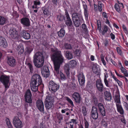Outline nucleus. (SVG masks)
Wrapping results in <instances>:
<instances>
[{
  "label": "nucleus",
  "instance_id": "46",
  "mask_svg": "<svg viewBox=\"0 0 128 128\" xmlns=\"http://www.w3.org/2000/svg\"><path fill=\"white\" fill-rule=\"evenodd\" d=\"M82 28L84 31L86 32L88 31V29L86 25L85 24H83L82 25Z\"/></svg>",
  "mask_w": 128,
  "mask_h": 128
},
{
  "label": "nucleus",
  "instance_id": "7",
  "mask_svg": "<svg viewBox=\"0 0 128 128\" xmlns=\"http://www.w3.org/2000/svg\"><path fill=\"white\" fill-rule=\"evenodd\" d=\"M32 94L30 90H27L24 96L26 102L29 103H31L32 102L31 97Z\"/></svg>",
  "mask_w": 128,
  "mask_h": 128
},
{
  "label": "nucleus",
  "instance_id": "47",
  "mask_svg": "<svg viewBox=\"0 0 128 128\" xmlns=\"http://www.w3.org/2000/svg\"><path fill=\"white\" fill-rule=\"evenodd\" d=\"M84 122L85 128H88L89 124L85 118H84Z\"/></svg>",
  "mask_w": 128,
  "mask_h": 128
},
{
  "label": "nucleus",
  "instance_id": "8",
  "mask_svg": "<svg viewBox=\"0 0 128 128\" xmlns=\"http://www.w3.org/2000/svg\"><path fill=\"white\" fill-rule=\"evenodd\" d=\"M9 33L10 37L12 39H16L18 38V32L15 28L10 29L9 31Z\"/></svg>",
  "mask_w": 128,
  "mask_h": 128
},
{
  "label": "nucleus",
  "instance_id": "27",
  "mask_svg": "<svg viewBox=\"0 0 128 128\" xmlns=\"http://www.w3.org/2000/svg\"><path fill=\"white\" fill-rule=\"evenodd\" d=\"M45 101L54 102V96L51 94H48L47 96Z\"/></svg>",
  "mask_w": 128,
  "mask_h": 128
},
{
  "label": "nucleus",
  "instance_id": "1",
  "mask_svg": "<svg viewBox=\"0 0 128 128\" xmlns=\"http://www.w3.org/2000/svg\"><path fill=\"white\" fill-rule=\"evenodd\" d=\"M51 51L53 53L51 56V58L53 61L54 65V73L57 76L59 74L62 80H64L66 79L64 74L60 72V68L61 66L64 62V59L60 51L56 48H52Z\"/></svg>",
  "mask_w": 128,
  "mask_h": 128
},
{
  "label": "nucleus",
  "instance_id": "24",
  "mask_svg": "<svg viewBox=\"0 0 128 128\" xmlns=\"http://www.w3.org/2000/svg\"><path fill=\"white\" fill-rule=\"evenodd\" d=\"M21 34L23 37L26 40H28L30 38V34L26 31L23 30L22 31Z\"/></svg>",
  "mask_w": 128,
  "mask_h": 128
},
{
  "label": "nucleus",
  "instance_id": "4",
  "mask_svg": "<svg viewBox=\"0 0 128 128\" xmlns=\"http://www.w3.org/2000/svg\"><path fill=\"white\" fill-rule=\"evenodd\" d=\"M9 78V76L5 75H2L0 77V81L4 86L5 91H6L10 86Z\"/></svg>",
  "mask_w": 128,
  "mask_h": 128
},
{
  "label": "nucleus",
  "instance_id": "45",
  "mask_svg": "<svg viewBox=\"0 0 128 128\" xmlns=\"http://www.w3.org/2000/svg\"><path fill=\"white\" fill-rule=\"evenodd\" d=\"M82 111L84 116H86V115L87 111L86 108L84 106H82Z\"/></svg>",
  "mask_w": 128,
  "mask_h": 128
},
{
  "label": "nucleus",
  "instance_id": "12",
  "mask_svg": "<svg viewBox=\"0 0 128 128\" xmlns=\"http://www.w3.org/2000/svg\"><path fill=\"white\" fill-rule=\"evenodd\" d=\"M72 96L76 102L78 104L80 103L81 98L78 93L75 92L72 94Z\"/></svg>",
  "mask_w": 128,
  "mask_h": 128
},
{
  "label": "nucleus",
  "instance_id": "2",
  "mask_svg": "<svg viewBox=\"0 0 128 128\" xmlns=\"http://www.w3.org/2000/svg\"><path fill=\"white\" fill-rule=\"evenodd\" d=\"M42 84V80L40 75L35 74L32 76L30 82V87L32 91L37 92L38 90V86Z\"/></svg>",
  "mask_w": 128,
  "mask_h": 128
},
{
  "label": "nucleus",
  "instance_id": "40",
  "mask_svg": "<svg viewBox=\"0 0 128 128\" xmlns=\"http://www.w3.org/2000/svg\"><path fill=\"white\" fill-rule=\"evenodd\" d=\"M56 116L57 118L60 121H61L63 119V115L60 113H56Z\"/></svg>",
  "mask_w": 128,
  "mask_h": 128
},
{
  "label": "nucleus",
  "instance_id": "41",
  "mask_svg": "<svg viewBox=\"0 0 128 128\" xmlns=\"http://www.w3.org/2000/svg\"><path fill=\"white\" fill-rule=\"evenodd\" d=\"M92 70L94 72L96 73V72H98V68L97 67L96 64H94L92 67Z\"/></svg>",
  "mask_w": 128,
  "mask_h": 128
},
{
  "label": "nucleus",
  "instance_id": "59",
  "mask_svg": "<svg viewBox=\"0 0 128 128\" xmlns=\"http://www.w3.org/2000/svg\"><path fill=\"white\" fill-rule=\"evenodd\" d=\"M121 120L122 122L125 124H126L124 116H122L121 118Z\"/></svg>",
  "mask_w": 128,
  "mask_h": 128
},
{
  "label": "nucleus",
  "instance_id": "44",
  "mask_svg": "<svg viewBox=\"0 0 128 128\" xmlns=\"http://www.w3.org/2000/svg\"><path fill=\"white\" fill-rule=\"evenodd\" d=\"M27 65L30 70V72L31 73L33 72V66L32 64L30 63L28 64Z\"/></svg>",
  "mask_w": 128,
  "mask_h": 128
},
{
  "label": "nucleus",
  "instance_id": "52",
  "mask_svg": "<svg viewBox=\"0 0 128 128\" xmlns=\"http://www.w3.org/2000/svg\"><path fill=\"white\" fill-rule=\"evenodd\" d=\"M58 19L60 21H62L64 20V17L62 15H60V16H57Z\"/></svg>",
  "mask_w": 128,
  "mask_h": 128
},
{
  "label": "nucleus",
  "instance_id": "39",
  "mask_svg": "<svg viewBox=\"0 0 128 128\" xmlns=\"http://www.w3.org/2000/svg\"><path fill=\"white\" fill-rule=\"evenodd\" d=\"M65 98L66 100L70 104L71 106H74V105L73 104V102L71 100V99L67 96H66L65 97Z\"/></svg>",
  "mask_w": 128,
  "mask_h": 128
},
{
  "label": "nucleus",
  "instance_id": "63",
  "mask_svg": "<svg viewBox=\"0 0 128 128\" xmlns=\"http://www.w3.org/2000/svg\"><path fill=\"white\" fill-rule=\"evenodd\" d=\"M40 128H46V126L42 123H40Z\"/></svg>",
  "mask_w": 128,
  "mask_h": 128
},
{
  "label": "nucleus",
  "instance_id": "57",
  "mask_svg": "<svg viewBox=\"0 0 128 128\" xmlns=\"http://www.w3.org/2000/svg\"><path fill=\"white\" fill-rule=\"evenodd\" d=\"M111 38L112 40H114L115 38V36L112 33H111L110 34Z\"/></svg>",
  "mask_w": 128,
  "mask_h": 128
},
{
  "label": "nucleus",
  "instance_id": "35",
  "mask_svg": "<svg viewBox=\"0 0 128 128\" xmlns=\"http://www.w3.org/2000/svg\"><path fill=\"white\" fill-rule=\"evenodd\" d=\"M6 21L5 18L0 16V25H4Z\"/></svg>",
  "mask_w": 128,
  "mask_h": 128
},
{
  "label": "nucleus",
  "instance_id": "25",
  "mask_svg": "<svg viewBox=\"0 0 128 128\" xmlns=\"http://www.w3.org/2000/svg\"><path fill=\"white\" fill-rule=\"evenodd\" d=\"M114 100L116 105L117 104H121V102L120 100V95L119 94H117L115 95Z\"/></svg>",
  "mask_w": 128,
  "mask_h": 128
},
{
  "label": "nucleus",
  "instance_id": "15",
  "mask_svg": "<svg viewBox=\"0 0 128 128\" xmlns=\"http://www.w3.org/2000/svg\"><path fill=\"white\" fill-rule=\"evenodd\" d=\"M72 18L76 19H82V14L81 10L78 12H74L72 14Z\"/></svg>",
  "mask_w": 128,
  "mask_h": 128
},
{
  "label": "nucleus",
  "instance_id": "9",
  "mask_svg": "<svg viewBox=\"0 0 128 128\" xmlns=\"http://www.w3.org/2000/svg\"><path fill=\"white\" fill-rule=\"evenodd\" d=\"M96 86L99 92H102L104 90V85L100 80H96Z\"/></svg>",
  "mask_w": 128,
  "mask_h": 128
},
{
  "label": "nucleus",
  "instance_id": "14",
  "mask_svg": "<svg viewBox=\"0 0 128 128\" xmlns=\"http://www.w3.org/2000/svg\"><path fill=\"white\" fill-rule=\"evenodd\" d=\"M78 80L79 84L81 86H83L85 82L84 77L82 73H80L78 75Z\"/></svg>",
  "mask_w": 128,
  "mask_h": 128
},
{
  "label": "nucleus",
  "instance_id": "23",
  "mask_svg": "<svg viewBox=\"0 0 128 128\" xmlns=\"http://www.w3.org/2000/svg\"><path fill=\"white\" fill-rule=\"evenodd\" d=\"M104 80L105 84L107 87L110 88L112 86V80L111 79H109L108 81V80L106 75L104 77Z\"/></svg>",
  "mask_w": 128,
  "mask_h": 128
},
{
  "label": "nucleus",
  "instance_id": "51",
  "mask_svg": "<svg viewBox=\"0 0 128 128\" xmlns=\"http://www.w3.org/2000/svg\"><path fill=\"white\" fill-rule=\"evenodd\" d=\"M81 51L78 49L76 50L75 51V53L76 55L80 56V55Z\"/></svg>",
  "mask_w": 128,
  "mask_h": 128
},
{
  "label": "nucleus",
  "instance_id": "48",
  "mask_svg": "<svg viewBox=\"0 0 128 128\" xmlns=\"http://www.w3.org/2000/svg\"><path fill=\"white\" fill-rule=\"evenodd\" d=\"M26 50L27 52L28 53H30L33 50V48L30 46L27 47L26 48Z\"/></svg>",
  "mask_w": 128,
  "mask_h": 128
},
{
  "label": "nucleus",
  "instance_id": "19",
  "mask_svg": "<svg viewBox=\"0 0 128 128\" xmlns=\"http://www.w3.org/2000/svg\"><path fill=\"white\" fill-rule=\"evenodd\" d=\"M82 6L84 9V13L86 17L88 16L89 12L88 10V6L84 2H82Z\"/></svg>",
  "mask_w": 128,
  "mask_h": 128
},
{
  "label": "nucleus",
  "instance_id": "16",
  "mask_svg": "<svg viewBox=\"0 0 128 128\" xmlns=\"http://www.w3.org/2000/svg\"><path fill=\"white\" fill-rule=\"evenodd\" d=\"M21 23L24 25L26 26H30V22L29 19L26 18H22L20 20Z\"/></svg>",
  "mask_w": 128,
  "mask_h": 128
},
{
  "label": "nucleus",
  "instance_id": "58",
  "mask_svg": "<svg viewBox=\"0 0 128 128\" xmlns=\"http://www.w3.org/2000/svg\"><path fill=\"white\" fill-rule=\"evenodd\" d=\"M48 68V70H49L47 66H44L43 68H42V70H44L45 72H46V71H47V69Z\"/></svg>",
  "mask_w": 128,
  "mask_h": 128
},
{
  "label": "nucleus",
  "instance_id": "61",
  "mask_svg": "<svg viewBox=\"0 0 128 128\" xmlns=\"http://www.w3.org/2000/svg\"><path fill=\"white\" fill-rule=\"evenodd\" d=\"M78 41V40L76 39H73L72 40L71 42L72 43L74 44H75Z\"/></svg>",
  "mask_w": 128,
  "mask_h": 128
},
{
  "label": "nucleus",
  "instance_id": "55",
  "mask_svg": "<svg viewBox=\"0 0 128 128\" xmlns=\"http://www.w3.org/2000/svg\"><path fill=\"white\" fill-rule=\"evenodd\" d=\"M116 50L118 53L119 54L121 55L122 54V52L120 48L119 47H117L116 48Z\"/></svg>",
  "mask_w": 128,
  "mask_h": 128
},
{
  "label": "nucleus",
  "instance_id": "5",
  "mask_svg": "<svg viewBox=\"0 0 128 128\" xmlns=\"http://www.w3.org/2000/svg\"><path fill=\"white\" fill-rule=\"evenodd\" d=\"M48 88L50 91L55 92L59 89V86L53 81H50L49 82Z\"/></svg>",
  "mask_w": 128,
  "mask_h": 128
},
{
  "label": "nucleus",
  "instance_id": "38",
  "mask_svg": "<svg viewBox=\"0 0 128 128\" xmlns=\"http://www.w3.org/2000/svg\"><path fill=\"white\" fill-rule=\"evenodd\" d=\"M108 27L106 25H104V28L102 32V35H104L108 31Z\"/></svg>",
  "mask_w": 128,
  "mask_h": 128
},
{
  "label": "nucleus",
  "instance_id": "32",
  "mask_svg": "<svg viewBox=\"0 0 128 128\" xmlns=\"http://www.w3.org/2000/svg\"><path fill=\"white\" fill-rule=\"evenodd\" d=\"M41 73L43 76L44 77L47 78L48 77L49 75V70L47 69L46 72H45L44 70H42Z\"/></svg>",
  "mask_w": 128,
  "mask_h": 128
},
{
  "label": "nucleus",
  "instance_id": "11",
  "mask_svg": "<svg viewBox=\"0 0 128 128\" xmlns=\"http://www.w3.org/2000/svg\"><path fill=\"white\" fill-rule=\"evenodd\" d=\"M91 116L92 118L95 120L96 119L98 116L97 108L94 106L92 108Z\"/></svg>",
  "mask_w": 128,
  "mask_h": 128
},
{
  "label": "nucleus",
  "instance_id": "10",
  "mask_svg": "<svg viewBox=\"0 0 128 128\" xmlns=\"http://www.w3.org/2000/svg\"><path fill=\"white\" fill-rule=\"evenodd\" d=\"M36 106L38 109L42 112L44 111V103L42 101L40 100H38L36 102Z\"/></svg>",
  "mask_w": 128,
  "mask_h": 128
},
{
  "label": "nucleus",
  "instance_id": "42",
  "mask_svg": "<svg viewBox=\"0 0 128 128\" xmlns=\"http://www.w3.org/2000/svg\"><path fill=\"white\" fill-rule=\"evenodd\" d=\"M102 6H103V4L101 2H99L98 3V10L99 11L101 12L102 11Z\"/></svg>",
  "mask_w": 128,
  "mask_h": 128
},
{
  "label": "nucleus",
  "instance_id": "13",
  "mask_svg": "<svg viewBox=\"0 0 128 128\" xmlns=\"http://www.w3.org/2000/svg\"><path fill=\"white\" fill-rule=\"evenodd\" d=\"M7 63L11 66H14L16 65V62L14 58L12 57H10L8 59Z\"/></svg>",
  "mask_w": 128,
  "mask_h": 128
},
{
  "label": "nucleus",
  "instance_id": "53",
  "mask_svg": "<svg viewBox=\"0 0 128 128\" xmlns=\"http://www.w3.org/2000/svg\"><path fill=\"white\" fill-rule=\"evenodd\" d=\"M123 104L126 110H128V104L126 102H124L123 103Z\"/></svg>",
  "mask_w": 128,
  "mask_h": 128
},
{
  "label": "nucleus",
  "instance_id": "43",
  "mask_svg": "<svg viewBox=\"0 0 128 128\" xmlns=\"http://www.w3.org/2000/svg\"><path fill=\"white\" fill-rule=\"evenodd\" d=\"M6 122L9 128H12V126L8 119V118L6 120Z\"/></svg>",
  "mask_w": 128,
  "mask_h": 128
},
{
  "label": "nucleus",
  "instance_id": "18",
  "mask_svg": "<svg viewBox=\"0 0 128 128\" xmlns=\"http://www.w3.org/2000/svg\"><path fill=\"white\" fill-rule=\"evenodd\" d=\"M53 103L54 102H53L45 101V106L46 109L48 110H49L52 109L54 106Z\"/></svg>",
  "mask_w": 128,
  "mask_h": 128
},
{
  "label": "nucleus",
  "instance_id": "62",
  "mask_svg": "<svg viewBox=\"0 0 128 128\" xmlns=\"http://www.w3.org/2000/svg\"><path fill=\"white\" fill-rule=\"evenodd\" d=\"M34 4L35 5H39L40 4V1L37 2L36 1H34Z\"/></svg>",
  "mask_w": 128,
  "mask_h": 128
},
{
  "label": "nucleus",
  "instance_id": "60",
  "mask_svg": "<svg viewBox=\"0 0 128 128\" xmlns=\"http://www.w3.org/2000/svg\"><path fill=\"white\" fill-rule=\"evenodd\" d=\"M102 16L103 17L105 18H108L107 14L105 12H103L102 13Z\"/></svg>",
  "mask_w": 128,
  "mask_h": 128
},
{
  "label": "nucleus",
  "instance_id": "64",
  "mask_svg": "<svg viewBox=\"0 0 128 128\" xmlns=\"http://www.w3.org/2000/svg\"><path fill=\"white\" fill-rule=\"evenodd\" d=\"M67 76L68 77H69L70 76V70H66L65 71Z\"/></svg>",
  "mask_w": 128,
  "mask_h": 128
},
{
  "label": "nucleus",
  "instance_id": "31",
  "mask_svg": "<svg viewBox=\"0 0 128 128\" xmlns=\"http://www.w3.org/2000/svg\"><path fill=\"white\" fill-rule=\"evenodd\" d=\"M58 34L59 37L62 38L65 35V31L63 29L61 28L60 31L58 32Z\"/></svg>",
  "mask_w": 128,
  "mask_h": 128
},
{
  "label": "nucleus",
  "instance_id": "56",
  "mask_svg": "<svg viewBox=\"0 0 128 128\" xmlns=\"http://www.w3.org/2000/svg\"><path fill=\"white\" fill-rule=\"evenodd\" d=\"M108 42L107 39H106L104 42V44L105 46H107L108 45Z\"/></svg>",
  "mask_w": 128,
  "mask_h": 128
},
{
  "label": "nucleus",
  "instance_id": "22",
  "mask_svg": "<svg viewBox=\"0 0 128 128\" xmlns=\"http://www.w3.org/2000/svg\"><path fill=\"white\" fill-rule=\"evenodd\" d=\"M104 98L105 100L108 101H110L112 99L111 94L110 92L106 91L104 93Z\"/></svg>",
  "mask_w": 128,
  "mask_h": 128
},
{
  "label": "nucleus",
  "instance_id": "6",
  "mask_svg": "<svg viewBox=\"0 0 128 128\" xmlns=\"http://www.w3.org/2000/svg\"><path fill=\"white\" fill-rule=\"evenodd\" d=\"M12 122L16 128H21L22 127L23 125L22 121L17 116L14 117L13 119Z\"/></svg>",
  "mask_w": 128,
  "mask_h": 128
},
{
  "label": "nucleus",
  "instance_id": "34",
  "mask_svg": "<svg viewBox=\"0 0 128 128\" xmlns=\"http://www.w3.org/2000/svg\"><path fill=\"white\" fill-rule=\"evenodd\" d=\"M120 69L122 72L124 74L125 76H128V74L127 72V70L125 68L122 66L120 67Z\"/></svg>",
  "mask_w": 128,
  "mask_h": 128
},
{
  "label": "nucleus",
  "instance_id": "54",
  "mask_svg": "<svg viewBox=\"0 0 128 128\" xmlns=\"http://www.w3.org/2000/svg\"><path fill=\"white\" fill-rule=\"evenodd\" d=\"M70 66L69 64H66L64 67L65 71L70 70Z\"/></svg>",
  "mask_w": 128,
  "mask_h": 128
},
{
  "label": "nucleus",
  "instance_id": "21",
  "mask_svg": "<svg viewBox=\"0 0 128 128\" xmlns=\"http://www.w3.org/2000/svg\"><path fill=\"white\" fill-rule=\"evenodd\" d=\"M7 42L6 39L0 36V46L6 48L7 45Z\"/></svg>",
  "mask_w": 128,
  "mask_h": 128
},
{
  "label": "nucleus",
  "instance_id": "20",
  "mask_svg": "<svg viewBox=\"0 0 128 128\" xmlns=\"http://www.w3.org/2000/svg\"><path fill=\"white\" fill-rule=\"evenodd\" d=\"M98 108L100 112L103 116L105 115V112L104 107L103 104L101 103L98 104Z\"/></svg>",
  "mask_w": 128,
  "mask_h": 128
},
{
  "label": "nucleus",
  "instance_id": "3",
  "mask_svg": "<svg viewBox=\"0 0 128 128\" xmlns=\"http://www.w3.org/2000/svg\"><path fill=\"white\" fill-rule=\"evenodd\" d=\"M44 59L43 54L40 52H37L34 56L33 61L34 66L38 68L43 65Z\"/></svg>",
  "mask_w": 128,
  "mask_h": 128
},
{
  "label": "nucleus",
  "instance_id": "33",
  "mask_svg": "<svg viewBox=\"0 0 128 128\" xmlns=\"http://www.w3.org/2000/svg\"><path fill=\"white\" fill-rule=\"evenodd\" d=\"M66 58L68 60H70L73 58L72 53L68 51H67L66 52Z\"/></svg>",
  "mask_w": 128,
  "mask_h": 128
},
{
  "label": "nucleus",
  "instance_id": "26",
  "mask_svg": "<svg viewBox=\"0 0 128 128\" xmlns=\"http://www.w3.org/2000/svg\"><path fill=\"white\" fill-rule=\"evenodd\" d=\"M114 8L118 12H120V9L123 8V4L121 3L118 4H116L114 6Z\"/></svg>",
  "mask_w": 128,
  "mask_h": 128
},
{
  "label": "nucleus",
  "instance_id": "17",
  "mask_svg": "<svg viewBox=\"0 0 128 128\" xmlns=\"http://www.w3.org/2000/svg\"><path fill=\"white\" fill-rule=\"evenodd\" d=\"M65 15L66 18V20L65 21V24L67 26H70L72 24V23L67 11L65 12Z\"/></svg>",
  "mask_w": 128,
  "mask_h": 128
},
{
  "label": "nucleus",
  "instance_id": "49",
  "mask_svg": "<svg viewBox=\"0 0 128 128\" xmlns=\"http://www.w3.org/2000/svg\"><path fill=\"white\" fill-rule=\"evenodd\" d=\"M69 123H70V124H72V123H73L74 124H77V122H76V119H71L70 120L69 122Z\"/></svg>",
  "mask_w": 128,
  "mask_h": 128
},
{
  "label": "nucleus",
  "instance_id": "29",
  "mask_svg": "<svg viewBox=\"0 0 128 128\" xmlns=\"http://www.w3.org/2000/svg\"><path fill=\"white\" fill-rule=\"evenodd\" d=\"M74 25L76 27H78L80 24V20L72 18Z\"/></svg>",
  "mask_w": 128,
  "mask_h": 128
},
{
  "label": "nucleus",
  "instance_id": "50",
  "mask_svg": "<svg viewBox=\"0 0 128 128\" xmlns=\"http://www.w3.org/2000/svg\"><path fill=\"white\" fill-rule=\"evenodd\" d=\"M122 27L124 31L127 34H128V30H127L126 27L124 24H123Z\"/></svg>",
  "mask_w": 128,
  "mask_h": 128
},
{
  "label": "nucleus",
  "instance_id": "37",
  "mask_svg": "<svg viewBox=\"0 0 128 128\" xmlns=\"http://www.w3.org/2000/svg\"><path fill=\"white\" fill-rule=\"evenodd\" d=\"M64 48L66 50L70 49L72 48L71 45L68 43H66L64 44Z\"/></svg>",
  "mask_w": 128,
  "mask_h": 128
},
{
  "label": "nucleus",
  "instance_id": "28",
  "mask_svg": "<svg viewBox=\"0 0 128 128\" xmlns=\"http://www.w3.org/2000/svg\"><path fill=\"white\" fill-rule=\"evenodd\" d=\"M118 111L121 114H124V110L121 105V104H117L116 105Z\"/></svg>",
  "mask_w": 128,
  "mask_h": 128
},
{
  "label": "nucleus",
  "instance_id": "30",
  "mask_svg": "<svg viewBox=\"0 0 128 128\" xmlns=\"http://www.w3.org/2000/svg\"><path fill=\"white\" fill-rule=\"evenodd\" d=\"M69 64L71 68H74L76 66L77 63L75 60H72L70 61Z\"/></svg>",
  "mask_w": 128,
  "mask_h": 128
},
{
  "label": "nucleus",
  "instance_id": "36",
  "mask_svg": "<svg viewBox=\"0 0 128 128\" xmlns=\"http://www.w3.org/2000/svg\"><path fill=\"white\" fill-rule=\"evenodd\" d=\"M101 124L103 126L106 127L108 125V121L106 120L102 119L101 121Z\"/></svg>",
  "mask_w": 128,
  "mask_h": 128
}]
</instances>
